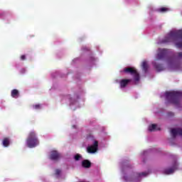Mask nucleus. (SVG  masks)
Returning a JSON list of instances; mask_svg holds the SVG:
<instances>
[{
    "label": "nucleus",
    "instance_id": "f257e3e1",
    "mask_svg": "<svg viewBox=\"0 0 182 182\" xmlns=\"http://www.w3.org/2000/svg\"><path fill=\"white\" fill-rule=\"evenodd\" d=\"M168 42H174L178 49H182V30H178L176 32L171 31L162 41L163 43Z\"/></svg>",
    "mask_w": 182,
    "mask_h": 182
},
{
    "label": "nucleus",
    "instance_id": "f03ea898",
    "mask_svg": "<svg viewBox=\"0 0 182 182\" xmlns=\"http://www.w3.org/2000/svg\"><path fill=\"white\" fill-rule=\"evenodd\" d=\"M165 96L169 103L177 106L180 105V99L182 97V93L178 91L166 92Z\"/></svg>",
    "mask_w": 182,
    "mask_h": 182
},
{
    "label": "nucleus",
    "instance_id": "7ed1b4c3",
    "mask_svg": "<svg viewBox=\"0 0 182 182\" xmlns=\"http://www.w3.org/2000/svg\"><path fill=\"white\" fill-rule=\"evenodd\" d=\"M26 144L30 149H33V147H36V146L39 144V139H38V136L35 132H31L28 134L26 139Z\"/></svg>",
    "mask_w": 182,
    "mask_h": 182
},
{
    "label": "nucleus",
    "instance_id": "20e7f679",
    "mask_svg": "<svg viewBox=\"0 0 182 182\" xmlns=\"http://www.w3.org/2000/svg\"><path fill=\"white\" fill-rule=\"evenodd\" d=\"M124 73H128L134 77V80L135 82H139L140 80V75L134 68H125L123 70Z\"/></svg>",
    "mask_w": 182,
    "mask_h": 182
},
{
    "label": "nucleus",
    "instance_id": "39448f33",
    "mask_svg": "<svg viewBox=\"0 0 182 182\" xmlns=\"http://www.w3.org/2000/svg\"><path fill=\"white\" fill-rule=\"evenodd\" d=\"M159 53L156 56L157 60H162V59H164L166 56H167V53L168 52V50L166 48H159Z\"/></svg>",
    "mask_w": 182,
    "mask_h": 182
},
{
    "label": "nucleus",
    "instance_id": "423d86ee",
    "mask_svg": "<svg viewBox=\"0 0 182 182\" xmlns=\"http://www.w3.org/2000/svg\"><path fill=\"white\" fill-rule=\"evenodd\" d=\"M98 147H99V142L97 141H95L92 145L87 148V153L93 154L96 153V151H97Z\"/></svg>",
    "mask_w": 182,
    "mask_h": 182
},
{
    "label": "nucleus",
    "instance_id": "0eeeda50",
    "mask_svg": "<svg viewBox=\"0 0 182 182\" xmlns=\"http://www.w3.org/2000/svg\"><path fill=\"white\" fill-rule=\"evenodd\" d=\"M171 134L173 139H176L177 136H182V129L181 128H173L171 130Z\"/></svg>",
    "mask_w": 182,
    "mask_h": 182
},
{
    "label": "nucleus",
    "instance_id": "6e6552de",
    "mask_svg": "<svg viewBox=\"0 0 182 182\" xmlns=\"http://www.w3.org/2000/svg\"><path fill=\"white\" fill-rule=\"evenodd\" d=\"M178 164L177 163V161H175L173 167L168 169H165L164 171V174H173V173H174V171L178 169Z\"/></svg>",
    "mask_w": 182,
    "mask_h": 182
},
{
    "label": "nucleus",
    "instance_id": "1a4fd4ad",
    "mask_svg": "<svg viewBox=\"0 0 182 182\" xmlns=\"http://www.w3.org/2000/svg\"><path fill=\"white\" fill-rule=\"evenodd\" d=\"M60 157V154L57 151H53L50 154V160H54V161L59 160Z\"/></svg>",
    "mask_w": 182,
    "mask_h": 182
},
{
    "label": "nucleus",
    "instance_id": "9d476101",
    "mask_svg": "<svg viewBox=\"0 0 182 182\" xmlns=\"http://www.w3.org/2000/svg\"><path fill=\"white\" fill-rule=\"evenodd\" d=\"M82 166L84 168H90L92 167V162L87 159H85L82 161Z\"/></svg>",
    "mask_w": 182,
    "mask_h": 182
},
{
    "label": "nucleus",
    "instance_id": "9b49d317",
    "mask_svg": "<svg viewBox=\"0 0 182 182\" xmlns=\"http://www.w3.org/2000/svg\"><path fill=\"white\" fill-rule=\"evenodd\" d=\"M130 82H132V80L130 79H122L119 82L120 87L122 88L126 87V86H127Z\"/></svg>",
    "mask_w": 182,
    "mask_h": 182
},
{
    "label": "nucleus",
    "instance_id": "f8f14e48",
    "mask_svg": "<svg viewBox=\"0 0 182 182\" xmlns=\"http://www.w3.org/2000/svg\"><path fill=\"white\" fill-rule=\"evenodd\" d=\"M154 66L155 69H156L157 72H161V70H164V68L163 67V65H161V64L155 63L154 64Z\"/></svg>",
    "mask_w": 182,
    "mask_h": 182
},
{
    "label": "nucleus",
    "instance_id": "ddd939ff",
    "mask_svg": "<svg viewBox=\"0 0 182 182\" xmlns=\"http://www.w3.org/2000/svg\"><path fill=\"white\" fill-rule=\"evenodd\" d=\"M11 97H14L15 99L19 97V91L16 89L11 90Z\"/></svg>",
    "mask_w": 182,
    "mask_h": 182
},
{
    "label": "nucleus",
    "instance_id": "4468645a",
    "mask_svg": "<svg viewBox=\"0 0 182 182\" xmlns=\"http://www.w3.org/2000/svg\"><path fill=\"white\" fill-rule=\"evenodd\" d=\"M149 132H156V131L160 130V129H157V124H152L151 125L149 126Z\"/></svg>",
    "mask_w": 182,
    "mask_h": 182
},
{
    "label": "nucleus",
    "instance_id": "2eb2a0df",
    "mask_svg": "<svg viewBox=\"0 0 182 182\" xmlns=\"http://www.w3.org/2000/svg\"><path fill=\"white\" fill-rule=\"evenodd\" d=\"M142 69L144 70V72H147L149 69V64H147V61H143L142 63Z\"/></svg>",
    "mask_w": 182,
    "mask_h": 182
},
{
    "label": "nucleus",
    "instance_id": "dca6fc26",
    "mask_svg": "<svg viewBox=\"0 0 182 182\" xmlns=\"http://www.w3.org/2000/svg\"><path fill=\"white\" fill-rule=\"evenodd\" d=\"M3 146L4 147H8L9 146V138H4L3 140Z\"/></svg>",
    "mask_w": 182,
    "mask_h": 182
},
{
    "label": "nucleus",
    "instance_id": "f3484780",
    "mask_svg": "<svg viewBox=\"0 0 182 182\" xmlns=\"http://www.w3.org/2000/svg\"><path fill=\"white\" fill-rule=\"evenodd\" d=\"M74 159H75V161H79V160H80V159H82V155L77 154L75 155Z\"/></svg>",
    "mask_w": 182,
    "mask_h": 182
},
{
    "label": "nucleus",
    "instance_id": "a211bd4d",
    "mask_svg": "<svg viewBox=\"0 0 182 182\" xmlns=\"http://www.w3.org/2000/svg\"><path fill=\"white\" fill-rule=\"evenodd\" d=\"M137 177H141V176H144V177H146V176H149V173L146 172H142L140 173H136Z\"/></svg>",
    "mask_w": 182,
    "mask_h": 182
},
{
    "label": "nucleus",
    "instance_id": "6ab92c4d",
    "mask_svg": "<svg viewBox=\"0 0 182 182\" xmlns=\"http://www.w3.org/2000/svg\"><path fill=\"white\" fill-rule=\"evenodd\" d=\"M177 55H174L176 59H182V52L176 53Z\"/></svg>",
    "mask_w": 182,
    "mask_h": 182
},
{
    "label": "nucleus",
    "instance_id": "aec40b11",
    "mask_svg": "<svg viewBox=\"0 0 182 182\" xmlns=\"http://www.w3.org/2000/svg\"><path fill=\"white\" fill-rule=\"evenodd\" d=\"M167 11H168V9L166 7H162L159 9V12H167Z\"/></svg>",
    "mask_w": 182,
    "mask_h": 182
},
{
    "label": "nucleus",
    "instance_id": "412c9836",
    "mask_svg": "<svg viewBox=\"0 0 182 182\" xmlns=\"http://www.w3.org/2000/svg\"><path fill=\"white\" fill-rule=\"evenodd\" d=\"M60 173H62V171H60V169H55V176H60Z\"/></svg>",
    "mask_w": 182,
    "mask_h": 182
},
{
    "label": "nucleus",
    "instance_id": "4be33fe9",
    "mask_svg": "<svg viewBox=\"0 0 182 182\" xmlns=\"http://www.w3.org/2000/svg\"><path fill=\"white\" fill-rule=\"evenodd\" d=\"M33 109H36V110H39L41 109V105H36L33 106Z\"/></svg>",
    "mask_w": 182,
    "mask_h": 182
},
{
    "label": "nucleus",
    "instance_id": "5701e85b",
    "mask_svg": "<svg viewBox=\"0 0 182 182\" xmlns=\"http://www.w3.org/2000/svg\"><path fill=\"white\" fill-rule=\"evenodd\" d=\"M168 117H174V112H169L167 114Z\"/></svg>",
    "mask_w": 182,
    "mask_h": 182
},
{
    "label": "nucleus",
    "instance_id": "b1692460",
    "mask_svg": "<svg viewBox=\"0 0 182 182\" xmlns=\"http://www.w3.org/2000/svg\"><path fill=\"white\" fill-rule=\"evenodd\" d=\"M26 60V55H23L21 56V60Z\"/></svg>",
    "mask_w": 182,
    "mask_h": 182
},
{
    "label": "nucleus",
    "instance_id": "393cba45",
    "mask_svg": "<svg viewBox=\"0 0 182 182\" xmlns=\"http://www.w3.org/2000/svg\"><path fill=\"white\" fill-rule=\"evenodd\" d=\"M124 178L127 181V177L124 176Z\"/></svg>",
    "mask_w": 182,
    "mask_h": 182
},
{
    "label": "nucleus",
    "instance_id": "a878e982",
    "mask_svg": "<svg viewBox=\"0 0 182 182\" xmlns=\"http://www.w3.org/2000/svg\"><path fill=\"white\" fill-rule=\"evenodd\" d=\"M129 181H133V180H132V179H129Z\"/></svg>",
    "mask_w": 182,
    "mask_h": 182
}]
</instances>
